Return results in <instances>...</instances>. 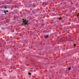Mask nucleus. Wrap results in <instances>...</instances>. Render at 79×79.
Masks as SVG:
<instances>
[{"label": "nucleus", "mask_w": 79, "mask_h": 79, "mask_svg": "<svg viewBox=\"0 0 79 79\" xmlns=\"http://www.w3.org/2000/svg\"><path fill=\"white\" fill-rule=\"evenodd\" d=\"M28 23V22L26 20H24L23 21V23L22 24H24V25H27V23Z\"/></svg>", "instance_id": "1"}, {"label": "nucleus", "mask_w": 79, "mask_h": 79, "mask_svg": "<svg viewBox=\"0 0 79 79\" xmlns=\"http://www.w3.org/2000/svg\"><path fill=\"white\" fill-rule=\"evenodd\" d=\"M48 35H46L45 38V39H47V38H48Z\"/></svg>", "instance_id": "2"}, {"label": "nucleus", "mask_w": 79, "mask_h": 79, "mask_svg": "<svg viewBox=\"0 0 79 79\" xmlns=\"http://www.w3.org/2000/svg\"><path fill=\"white\" fill-rule=\"evenodd\" d=\"M68 69L70 70V69H71V67H69V68H68Z\"/></svg>", "instance_id": "3"}, {"label": "nucleus", "mask_w": 79, "mask_h": 79, "mask_svg": "<svg viewBox=\"0 0 79 79\" xmlns=\"http://www.w3.org/2000/svg\"><path fill=\"white\" fill-rule=\"evenodd\" d=\"M62 19V18L61 17H59L58 18V19H60H60Z\"/></svg>", "instance_id": "4"}, {"label": "nucleus", "mask_w": 79, "mask_h": 79, "mask_svg": "<svg viewBox=\"0 0 79 79\" xmlns=\"http://www.w3.org/2000/svg\"><path fill=\"white\" fill-rule=\"evenodd\" d=\"M4 13H6V11L5 10L4 11Z\"/></svg>", "instance_id": "5"}, {"label": "nucleus", "mask_w": 79, "mask_h": 79, "mask_svg": "<svg viewBox=\"0 0 79 79\" xmlns=\"http://www.w3.org/2000/svg\"><path fill=\"white\" fill-rule=\"evenodd\" d=\"M28 74H29V75H31V73H29Z\"/></svg>", "instance_id": "6"}, {"label": "nucleus", "mask_w": 79, "mask_h": 79, "mask_svg": "<svg viewBox=\"0 0 79 79\" xmlns=\"http://www.w3.org/2000/svg\"><path fill=\"white\" fill-rule=\"evenodd\" d=\"M6 8H7V7H6V6H5V9H6Z\"/></svg>", "instance_id": "7"}, {"label": "nucleus", "mask_w": 79, "mask_h": 79, "mask_svg": "<svg viewBox=\"0 0 79 79\" xmlns=\"http://www.w3.org/2000/svg\"><path fill=\"white\" fill-rule=\"evenodd\" d=\"M79 13H78V15H77V16L78 17L79 16Z\"/></svg>", "instance_id": "8"}, {"label": "nucleus", "mask_w": 79, "mask_h": 79, "mask_svg": "<svg viewBox=\"0 0 79 79\" xmlns=\"http://www.w3.org/2000/svg\"><path fill=\"white\" fill-rule=\"evenodd\" d=\"M6 12H7V13H8V10H6Z\"/></svg>", "instance_id": "9"}, {"label": "nucleus", "mask_w": 79, "mask_h": 79, "mask_svg": "<svg viewBox=\"0 0 79 79\" xmlns=\"http://www.w3.org/2000/svg\"><path fill=\"white\" fill-rule=\"evenodd\" d=\"M74 46L75 47L76 46L75 44H74Z\"/></svg>", "instance_id": "10"}, {"label": "nucleus", "mask_w": 79, "mask_h": 79, "mask_svg": "<svg viewBox=\"0 0 79 79\" xmlns=\"http://www.w3.org/2000/svg\"><path fill=\"white\" fill-rule=\"evenodd\" d=\"M23 21H24V19H23Z\"/></svg>", "instance_id": "11"}]
</instances>
